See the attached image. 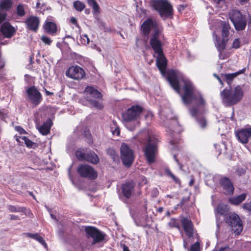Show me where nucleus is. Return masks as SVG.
Here are the masks:
<instances>
[{"label": "nucleus", "instance_id": "1", "mask_svg": "<svg viewBox=\"0 0 251 251\" xmlns=\"http://www.w3.org/2000/svg\"><path fill=\"white\" fill-rule=\"evenodd\" d=\"M152 50L157 54L156 66L161 74L165 76L167 60L164 54L163 47L155 48ZM166 78L171 86L179 94L181 89L180 83H182V89L183 94L181 96L182 100L186 104H189L193 101L195 102V106L190 108L189 111L192 116L197 118L200 109L205 105V101L201 94L196 92L195 87L192 82L176 70H169L166 73Z\"/></svg>", "mask_w": 251, "mask_h": 251}, {"label": "nucleus", "instance_id": "2", "mask_svg": "<svg viewBox=\"0 0 251 251\" xmlns=\"http://www.w3.org/2000/svg\"><path fill=\"white\" fill-rule=\"evenodd\" d=\"M217 212L221 215L225 216L226 223L229 226L232 230L236 235H239L243 230L242 222L239 216L235 213H230L227 205L219 203L217 207Z\"/></svg>", "mask_w": 251, "mask_h": 251}, {"label": "nucleus", "instance_id": "3", "mask_svg": "<svg viewBox=\"0 0 251 251\" xmlns=\"http://www.w3.org/2000/svg\"><path fill=\"white\" fill-rule=\"evenodd\" d=\"M223 103L226 106H231L239 103L243 99L244 92L240 85L233 89H225L221 92Z\"/></svg>", "mask_w": 251, "mask_h": 251}, {"label": "nucleus", "instance_id": "4", "mask_svg": "<svg viewBox=\"0 0 251 251\" xmlns=\"http://www.w3.org/2000/svg\"><path fill=\"white\" fill-rule=\"evenodd\" d=\"M151 6L164 20L173 18V7L167 0H153L151 2Z\"/></svg>", "mask_w": 251, "mask_h": 251}, {"label": "nucleus", "instance_id": "5", "mask_svg": "<svg viewBox=\"0 0 251 251\" xmlns=\"http://www.w3.org/2000/svg\"><path fill=\"white\" fill-rule=\"evenodd\" d=\"M85 99L92 107L101 110L103 108L102 102V95L97 89L92 86H87L84 91Z\"/></svg>", "mask_w": 251, "mask_h": 251}, {"label": "nucleus", "instance_id": "6", "mask_svg": "<svg viewBox=\"0 0 251 251\" xmlns=\"http://www.w3.org/2000/svg\"><path fill=\"white\" fill-rule=\"evenodd\" d=\"M148 142L143 149L144 155L147 162L151 164L155 162L158 152L159 140L156 138H148Z\"/></svg>", "mask_w": 251, "mask_h": 251}, {"label": "nucleus", "instance_id": "7", "mask_svg": "<svg viewBox=\"0 0 251 251\" xmlns=\"http://www.w3.org/2000/svg\"><path fill=\"white\" fill-rule=\"evenodd\" d=\"M229 18L236 31H242L245 29L247 22L246 17L239 10H233L229 14Z\"/></svg>", "mask_w": 251, "mask_h": 251}, {"label": "nucleus", "instance_id": "8", "mask_svg": "<svg viewBox=\"0 0 251 251\" xmlns=\"http://www.w3.org/2000/svg\"><path fill=\"white\" fill-rule=\"evenodd\" d=\"M84 231L88 239L92 238L93 239L92 245L102 242L106 236L104 233L93 226H85Z\"/></svg>", "mask_w": 251, "mask_h": 251}, {"label": "nucleus", "instance_id": "9", "mask_svg": "<svg viewBox=\"0 0 251 251\" xmlns=\"http://www.w3.org/2000/svg\"><path fill=\"white\" fill-rule=\"evenodd\" d=\"M121 158L123 164L129 167L134 160V152L132 150L126 143H122L120 148Z\"/></svg>", "mask_w": 251, "mask_h": 251}, {"label": "nucleus", "instance_id": "10", "mask_svg": "<svg viewBox=\"0 0 251 251\" xmlns=\"http://www.w3.org/2000/svg\"><path fill=\"white\" fill-rule=\"evenodd\" d=\"M77 172L81 177L90 180H94L98 176L97 172L94 168L86 164L79 165L77 169Z\"/></svg>", "mask_w": 251, "mask_h": 251}, {"label": "nucleus", "instance_id": "11", "mask_svg": "<svg viewBox=\"0 0 251 251\" xmlns=\"http://www.w3.org/2000/svg\"><path fill=\"white\" fill-rule=\"evenodd\" d=\"M143 109V107L139 105H132L123 115L124 118L126 121L136 120L140 117Z\"/></svg>", "mask_w": 251, "mask_h": 251}, {"label": "nucleus", "instance_id": "12", "mask_svg": "<svg viewBox=\"0 0 251 251\" xmlns=\"http://www.w3.org/2000/svg\"><path fill=\"white\" fill-rule=\"evenodd\" d=\"M26 92L29 100L32 104L38 105L42 100V95L35 86L29 87Z\"/></svg>", "mask_w": 251, "mask_h": 251}, {"label": "nucleus", "instance_id": "13", "mask_svg": "<svg viewBox=\"0 0 251 251\" xmlns=\"http://www.w3.org/2000/svg\"><path fill=\"white\" fill-rule=\"evenodd\" d=\"M66 75L75 80L82 79L85 75L84 70L79 66H71L66 72Z\"/></svg>", "mask_w": 251, "mask_h": 251}, {"label": "nucleus", "instance_id": "14", "mask_svg": "<svg viewBox=\"0 0 251 251\" xmlns=\"http://www.w3.org/2000/svg\"><path fill=\"white\" fill-rule=\"evenodd\" d=\"M24 23L27 30L37 32L39 27L40 19L37 16L30 15L25 19Z\"/></svg>", "mask_w": 251, "mask_h": 251}, {"label": "nucleus", "instance_id": "15", "mask_svg": "<svg viewBox=\"0 0 251 251\" xmlns=\"http://www.w3.org/2000/svg\"><path fill=\"white\" fill-rule=\"evenodd\" d=\"M235 136L240 143L244 144L248 143L251 138V127L249 126L237 130Z\"/></svg>", "mask_w": 251, "mask_h": 251}, {"label": "nucleus", "instance_id": "16", "mask_svg": "<svg viewBox=\"0 0 251 251\" xmlns=\"http://www.w3.org/2000/svg\"><path fill=\"white\" fill-rule=\"evenodd\" d=\"M154 30L150 39V44L152 49L163 47V43L159 40V36L161 34V30L157 27V25L153 27Z\"/></svg>", "mask_w": 251, "mask_h": 251}, {"label": "nucleus", "instance_id": "17", "mask_svg": "<svg viewBox=\"0 0 251 251\" xmlns=\"http://www.w3.org/2000/svg\"><path fill=\"white\" fill-rule=\"evenodd\" d=\"M135 185L133 180L126 181L123 184L121 189L123 196L127 199L130 198L134 193Z\"/></svg>", "mask_w": 251, "mask_h": 251}, {"label": "nucleus", "instance_id": "18", "mask_svg": "<svg viewBox=\"0 0 251 251\" xmlns=\"http://www.w3.org/2000/svg\"><path fill=\"white\" fill-rule=\"evenodd\" d=\"M180 223L187 236L189 238L192 237L194 232V225L191 220L186 217H183Z\"/></svg>", "mask_w": 251, "mask_h": 251}, {"label": "nucleus", "instance_id": "19", "mask_svg": "<svg viewBox=\"0 0 251 251\" xmlns=\"http://www.w3.org/2000/svg\"><path fill=\"white\" fill-rule=\"evenodd\" d=\"M220 184L226 195H232L234 193V188L231 180L226 177H222L220 180Z\"/></svg>", "mask_w": 251, "mask_h": 251}, {"label": "nucleus", "instance_id": "20", "mask_svg": "<svg viewBox=\"0 0 251 251\" xmlns=\"http://www.w3.org/2000/svg\"><path fill=\"white\" fill-rule=\"evenodd\" d=\"M157 25L155 21H153L151 18H148L142 24L141 29L145 36H148L152 28L155 27Z\"/></svg>", "mask_w": 251, "mask_h": 251}, {"label": "nucleus", "instance_id": "21", "mask_svg": "<svg viewBox=\"0 0 251 251\" xmlns=\"http://www.w3.org/2000/svg\"><path fill=\"white\" fill-rule=\"evenodd\" d=\"M43 28L45 32L51 35H55L57 32V27L56 24L50 21L49 18L45 21L44 24L43 25Z\"/></svg>", "mask_w": 251, "mask_h": 251}, {"label": "nucleus", "instance_id": "22", "mask_svg": "<svg viewBox=\"0 0 251 251\" xmlns=\"http://www.w3.org/2000/svg\"><path fill=\"white\" fill-rule=\"evenodd\" d=\"M0 31L3 35L6 38H11L15 33V30L9 23H4L1 26Z\"/></svg>", "mask_w": 251, "mask_h": 251}, {"label": "nucleus", "instance_id": "23", "mask_svg": "<svg viewBox=\"0 0 251 251\" xmlns=\"http://www.w3.org/2000/svg\"><path fill=\"white\" fill-rule=\"evenodd\" d=\"M246 68L244 67L242 69L232 74H226L222 75L223 79L227 83L230 88H231L232 81L233 79L239 75L244 74L246 71Z\"/></svg>", "mask_w": 251, "mask_h": 251}, {"label": "nucleus", "instance_id": "24", "mask_svg": "<svg viewBox=\"0 0 251 251\" xmlns=\"http://www.w3.org/2000/svg\"><path fill=\"white\" fill-rule=\"evenodd\" d=\"M28 9V5L23 3H19L16 5L14 14L17 19H20L25 17Z\"/></svg>", "mask_w": 251, "mask_h": 251}, {"label": "nucleus", "instance_id": "25", "mask_svg": "<svg viewBox=\"0 0 251 251\" xmlns=\"http://www.w3.org/2000/svg\"><path fill=\"white\" fill-rule=\"evenodd\" d=\"M228 39H222L220 40V38L216 36V47L219 52V57L220 59L224 60L225 59L224 57H221L222 52L225 50L226 47V45L228 42Z\"/></svg>", "mask_w": 251, "mask_h": 251}, {"label": "nucleus", "instance_id": "26", "mask_svg": "<svg viewBox=\"0 0 251 251\" xmlns=\"http://www.w3.org/2000/svg\"><path fill=\"white\" fill-rule=\"evenodd\" d=\"M85 161L92 164L96 165L99 163L100 158L94 151L89 150L86 151Z\"/></svg>", "mask_w": 251, "mask_h": 251}, {"label": "nucleus", "instance_id": "27", "mask_svg": "<svg viewBox=\"0 0 251 251\" xmlns=\"http://www.w3.org/2000/svg\"><path fill=\"white\" fill-rule=\"evenodd\" d=\"M51 125V121L50 119H48L40 127L39 129V132L43 135H46L48 134L50 132Z\"/></svg>", "mask_w": 251, "mask_h": 251}, {"label": "nucleus", "instance_id": "28", "mask_svg": "<svg viewBox=\"0 0 251 251\" xmlns=\"http://www.w3.org/2000/svg\"><path fill=\"white\" fill-rule=\"evenodd\" d=\"M25 235L26 237L33 239L38 242H39L41 244H42L44 247H47V244L46 243L45 240L44 238L41 236L38 233H26Z\"/></svg>", "mask_w": 251, "mask_h": 251}, {"label": "nucleus", "instance_id": "29", "mask_svg": "<svg viewBox=\"0 0 251 251\" xmlns=\"http://www.w3.org/2000/svg\"><path fill=\"white\" fill-rule=\"evenodd\" d=\"M247 194L243 193L236 197L231 198L229 199L230 203L233 205H238L242 202L246 198Z\"/></svg>", "mask_w": 251, "mask_h": 251}, {"label": "nucleus", "instance_id": "30", "mask_svg": "<svg viewBox=\"0 0 251 251\" xmlns=\"http://www.w3.org/2000/svg\"><path fill=\"white\" fill-rule=\"evenodd\" d=\"M88 4L93 8L94 15H97L100 13V7L96 0H87Z\"/></svg>", "mask_w": 251, "mask_h": 251}, {"label": "nucleus", "instance_id": "31", "mask_svg": "<svg viewBox=\"0 0 251 251\" xmlns=\"http://www.w3.org/2000/svg\"><path fill=\"white\" fill-rule=\"evenodd\" d=\"M12 4V0H1L0 1V9L9 11L11 8Z\"/></svg>", "mask_w": 251, "mask_h": 251}, {"label": "nucleus", "instance_id": "32", "mask_svg": "<svg viewBox=\"0 0 251 251\" xmlns=\"http://www.w3.org/2000/svg\"><path fill=\"white\" fill-rule=\"evenodd\" d=\"M230 28V26L228 23L225 22L222 25V36L223 39H228Z\"/></svg>", "mask_w": 251, "mask_h": 251}, {"label": "nucleus", "instance_id": "33", "mask_svg": "<svg viewBox=\"0 0 251 251\" xmlns=\"http://www.w3.org/2000/svg\"><path fill=\"white\" fill-rule=\"evenodd\" d=\"M73 6L75 10L78 12H81L86 7L85 4L78 0H75L73 3Z\"/></svg>", "mask_w": 251, "mask_h": 251}, {"label": "nucleus", "instance_id": "34", "mask_svg": "<svg viewBox=\"0 0 251 251\" xmlns=\"http://www.w3.org/2000/svg\"><path fill=\"white\" fill-rule=\"evenodd\" d=\"M7 208L11 212H23L26 213V208L25 207H16L14 205H9Z\"/></svg>", "mask_w": 251, "mask_h": 251}, {"label": "nucleus", "instance_id": "35", "mask_svg": "<svg viewBox=\"0 0 251 251\" xmlns=\"http://www.w3.org/2000/svg\"><path fill=\"white\" fill-rule=\"evenodd\" d=\"M86 151L85 149L79 150L75 151V155L76 158L79 161H85Z\"/></svg>", "mask_w": 251, "mask_h": 251}, {"label": "nucleus", "instance_id": "36", "mask_svg": "<svg viewBox=\"0 0 251 251\" xmlns=\"http://www.w3.org/2000/svg\"><path fill=\"white\" fill-rule=\"evenodd\" d=\"M165 174L168 176L169 177H171L172 180L176 183H180V180L178 178L176 177L171 171V170L167 168L165 170Z\"/></svg>", "mask_w": 251, "mask_h": 251}, {"label": "nucleus", "instance_id": "37", "mask_svg": "<svg viewBox=\"0 0 251 251\" xmlns=\"http://www.w3.org/2000/svg\"><path fill=\"white\" fill-rule=\"evenodd\" d=\"M22 140L24 141L25 144L28 148H32L35 145V143L32 142L31 140H30L25 136H23Z\"/></svg>", "mask_w": 251, "mask_h": 251}, {"label": "nucleus", "instance_id": "38", "mask_svg": "<svg viewBox=\"0 0 251 251\" xmlns=\"http://www.w3.org/2000/svg\"><path fill=\"white\" fill-rule=\"evenodd\" d=\"M201 247L200 244L199 242H196L193 244L190 248L188 249V251H200Z\"/></svg>", "mask_w": 251, "mask_h": 251}, {"label": "nucleus", "instance_id": "39", "mask_svg": "<svg viewBox=\"0 0 251 251\" xmlns=\"http://www.w3.org/2000/svg\"><path fill=\"white\" fill-rule=\"evenodd\" d=\"M80 41L82 45H86L89 44L90 40L87 35L83 34L80 35Z\"/></svg>", "mask_w": 251, "mask_h": 251}, {"label": "nucleus", "instance_id": "40", "mask_svg": "<svg viewBox=\"0 0 251 251\" xmlns=\"http://www.w3.org/2000/svg\"><path fill=\"white\" fill-rule=\"evenodd\" d=\"M240 47H241V42H240V39L239 38L235 39L233 42L232 48L235 49H237L240 48Z\"/></svg>", "mask_w": 251, "mask_h": 251}, {"label": "nucleus", "instance_id": "41", "mask_svg": "<svg viewBox=\"0 0 251 251\" xmlns=\"http://www.w3.org/2000/svg\"><path fill=\"white\" fill-rule=\"evenodd\" d=\"M197 121L202 128H205L207 125V122L205 119L204 117H201L200 118H197Z\"/></svg>", "mask_w": 251, "mask_h": 251}, {"label": "nucleus", "instance_id": "42", "mask_svg": "<svg viewBox=\"0 0 251 251\" xmlns=\"http://www.w3.org/2000/svg\"><path fill=\"white\" fill-rule=\"evenodd\" d=\"M41 40L45 44L48 45H50L52 42L50 38L45 36H42Z\"/></svg>", "mask_w": 251, "mask_h": 251}, {"label": "nucleus", "instance_id": "43", "mask_svg": "<svg viewBox=\"0 0 251 251\" xmlns=\"http://www.w3.org/2000/svg\"><path fill=\"white\" fill-rule=\"evenodd\" d=\"M243 208L251 213V201L248 202H245L243 205Z\"/></svg>", "mask_w": 251, "mask_h": 251}, {"label": "nucleus", "instance_id": "44", "mask_svg": "<svg viewBox=\"0 0 251 251\" xmlns=\"http://www.w3.org/2000/svg\"><path fill=\"white\" fill-rule=\"evenodd\" d=\"M246 172V169L243 168H238L236 171V174L239 176H241L245 174Z\"/></svg>", "mask_w": 251, "mask_h": 251}, {"label": "nucleus", "instance_id": "45", "mask_svg": "<svg viewBox=\"0 0 251 251\" xmlns=\"http://www.w3.org/2000/svg\"><path fill=\"white\" fill-rule=\"evenodd\" d=\"M7 14L5 12H0V24L2 23L5 19Z\"/></svg>", "mask_w": 251, "mask_h": 251}, {"label": "nucleus", "instance_id": "46", "mask_svg": "<svg viewBox=\"0 0 251 251\" xmlns=\"http://www.w3.org/2000/svg\"><path fill=\"white\" fill-rule=\"evenodd\" d=\"M187 6V5L186 4V5L180 4L177 7V10L179 12H181L185 9V7H186Z\"/></svg>", "mask_w": 251, "mask_h": 251}, {"label": "nucleus", "instance_id": "47", "mask_svg": "<svg viewBox=\"0 0 251 251\" xmlns=\"http://www.w3.org/2000/svg\"><path fill=\"white\" fill-rule=\"evenodd\" d=\"M22 137L23 136H19L17 135H15L14 137L16 141L18 142L20 144L23 143L24 141L22 140Z\"/></svg>", "mask_w": 251, "mask_h": 251}, {"label": "nucleus", "instance_id": "48", "mask_svg": "<svg viewBox=\"0 0 251 251\" xmlns=\"http://www.w3.org/2000/svg\"><path fill=\"white\" fill-rule=\"evenodd\" d=\"M10 216V219L11 220H20V218L18 216L13 215V214H10L9 215Z\"/></svg>", "mask_w": 251, "mask_h": 251}, {"label": "nucleus", "instance_id": "49", "mask_svg": "<svg viewBox=\"0 0 251 251\" xmlns=\"http://www.w3.org/2000/svg\"><path fill=\"white\" fill-rule=\"evenodd\" d=\"M16 129L20 134H23L25 132V130L20 126H16Z\"/></svg>", "mask_w": 251, "mask_h": 251}, {"label": "nucleus", "instance_id": "50", "mask_svg": "<svg viewBox=\"0 0 251 251\" xmlns=\"http://www.w3.org/2000/svg\"><path fill=\"white\" fill-rule=\"evenodd\" d=\"M112 133L114 135H116L117 136L120 135V128L118 127H116L115 129L112 131Z\"/></svg>", "mask_w": 251, "mask_h": 251}, {"label": "nucleus", "instance_id": "51", "mask_svg": "<svg viewBox=\"0 0 251 251\" xmlns=\"http://www.w3.org/2000/svg\"><path fill=\"white\" fill-rule=\"evenodd\" d=\"M70 21L72 24H74L76 26H77V25H78L76 19L75 18H74V17L71 18Z\"/></svg>", "mask_w": 251, "mask_h": 251}, {"label": "nucleus", "instance_id": "52", "mask_svg": "<svg viewBox=\"0 0 251 251\" xmlns=\"http://www.w3.org/2000/svg\"><path fill=\"white\" fill-rule=\"evenodd\" d=\"M174 158L175 159V160L176 161V162L177 163V164L180 166V167H181L182 166V165L180 163H179V160L177 159V157H176V154H174Z\"/></svg>", "mask_w": 251, "mask_h": 251}, {"label": "nucleus", "instance_id": "53", "mask_svg": "<svg viewBox=\"0 0 251 251\" xmlns=\"http://www.w3.org/2000/svg\"><path fill=\"white\" fill-rule=\"evenodd\" d=\"M189 201L188 199L185 198H182V199L181 200V202H180L181 205H184L185 202L186 201Z\"/></svg>", "mask_w": 251, "mask_h": 251}, {"label": "nucleus", "instance_id": "54", "mask_svg": "<svg viewBox=\"0 0 251 251\" xmlns=\"http://www.w3.org/2000/svg\"><path fill=\"white\" fill-rule=\"evenodd\" d=\"M44 89H45V93H46V94L47 96H52L53 95V92H50L48 91L46 88H44Z\"/></svg>", "mask_w": 251, "mask_h": 251}, {"label": "nucleus", "instance_id": "55", "mask_svg": "<svg viewBox=\"0 0 251 251\" xmlns=\"http://www.w3.org/2000/svg\"><path fill=\"white\" fill-rule=\"evenodd\" d=\"M215 77L217 78V79L218 80L219 82L222 85H224V83L223 82L222 80L221 79V78L217 75H215Z\"/></svg>", "mask_w": 251, "mask_h": 251}, {"label": "nucleus", "instance_id": "56", "mask_svg": "<svg viewBox=\"0 0 251 251\" xmlns=\"http://www.w3.org/2000/svg\"><path fill=\"white\" fill-rule=\"evenodd\" d=\"M174 226L177 228L179 230L180 229V226L178 223H176L175 222L174 224Z\"/></svg>", "mask_w": 251, "mask_h": 251}, {"label": "nucleus", "instance_id": "57", "mask_svg": "<svg viewBox=\"0 0 251 251\" xmlns=\"http://www.w3.org/2000/svg\"><path fill=\"white\" fill-rule=\"evenodd\" d=\"M123 251H130V250L128 249V247L125 245H124L123 246Z\"/></svg>", "mask_w": 251, "mask_h": 251}, {"label": "nucleus", "instance_id": "58", "mask_svg": "<svg viewBox=\"0 0 251 251\" xmlns=\"http://www.w3.org/2000/svg\"><path fill=\"white\" fill-rule=\"evenodd\" d=\"M90 13V9H85V13L87 15L89 14Z\"/></svg>", "mask_w": 251, "mask_h": 251}, {"label": "nucleus", "instance_id": "59", "mask_svg": "<svg viewBox=\"0 0 251 251\" xmlns=\"http://www.w3.org/2000/svg\"><path fill=\"white\" fill-rule=\"evenodd\" d=\"M194 183V180L193 179H192L189 182V186H192Z\"/></svg>", "mask_w": 251, "mask_h": 251}, {"label": "nucleus", "instance_id": "60", "mask_svg": "<svg viewBox=\"0 0 251 251\" xmlns=\"http://www.w3.org/2000/svg\"><path fill=\"white\" fill-rule=\"evenodd\" d=\"M157 211L160 212V213H161L163 211V208L162 207H159V208L158 209Z\"/></svg>", "mask_w": 251, "mask_h": 251}, {"label": "nucleus", "instance_id": "61", "mask_svg": "<svg viewBox=\"0 0 251 251\" xmlns=\"http://www.w3.org/2000/svg\"><path fill=\"white\" fill-rule=\"evenodd\" d=\"M170 143L171 145H174L176 143V142L175 140H172L170 141Z\"/></svg>", "mask_w": 251, "mask_h": 251}, {"label": "nucleus", "instance_id": "62", "mask_svg": "<svg viewBox=\"0 0 251 251\" xmlns=\"http://www.w3.org/2000/svg\"><path fill=\"white\" fill-rule=\"evenodd\" d=\"M248 27L251 30V21H249L248 23Z\"/></svg>", "mask_w": 251, "mask_h": 251}, {"label": "nucleus", "instance_id": "63", "mask_svg": "<svg viewBox=\"0 0 251 251\" xmlns=\"http://www.w3.org/2000/svg\"><path fill=\"white\" fill-rule=\"evenodd\" d=\"M183 246H184V247L186 249L187 248V243H186L185 241L184 242V244H183Z\"/></svg>", "mask_w": 251, "mask_h": 251}, {"label": "nucleus", "instance_id": "64", "mask_svg": "<svg viewBox=\"0 0 251 251\" xmlns=\"http://www.w3.org/2000/svg\"><path fill=\"white\" fill-rule=\"evenodd\" d=\"M241 2H247L249 0H239Z\"/></svg>", "mask_w": 251, "mask_h": 251}]
</instances>
